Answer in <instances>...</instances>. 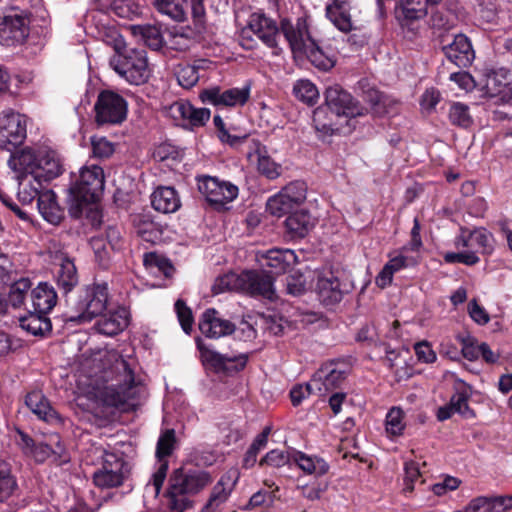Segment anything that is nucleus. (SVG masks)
Returning <instances> with one entry per match:
<instances>
[{"label":"nucleus","mask_w":512,"mask_h":512,"mask_svg":"<svg viewBox=\"0 0 512 512\" xmlns=\"http://www.w3.org/2000/svg\"><path fill=\"white\" fill-rule=\"evenodd\" d=\"M26 406L40 419L49 424H60L61 417L51 407L47 398L40 391H32L25 397Z\"/></svg>","instance_id":"nucleus-30"},{"label":"nucleus","mask_w":512,"mask_h":512,"mask_svg":"<svg viewBox=\"0 0 512 512\" xmlns=\"http://www.w3.org/2000/svg\"><path fill=\"white\" fill-rule=\"evenodd\" d=\"M253 35L267 47L276 48L278 45L279 29L277 24L264 14L253 13L250 15L247 26L240 33V44L243 48H253Z\"/></svg>","instance_id":"nucleus-10"},{"label":"nucleus","mask_w":512,"mask_h":512,"mask_svg":"<svg viewBox=\"0 0 512 512\" xmlns=\"http://www.w3.org/2000/svg\"><path fill=\"white\" fill-rule=\"evenodd\" d=\"M287 231L292 237H304L314 226V220L307 211H297L285 220Z\"/></svg>","instance_id":"nucleus-41"},{"label":"nucleus","mask_w":512,"mask_h":512,"mask_svg":"<svg viewBox=\"0 0 512 512\" xmlns=\"http://www.w3.org/2000/svg\"><path fill=\"white\" fill-rule=\"evenodd\" d=\"M66 204L69 215L96 225V164H86L71 175Z\"/></svg>","instance_id":"nucleus-2"},{"label":"nucleus","mask_w":512,"mask_h":512,"mask_svg":"<svg viewBox=\"0 0 512 512\" xmlns=\"http://www.w3.org/2000/svg\"><path fill=\"white\" fill-rule=\"evenodd\" d=\"M78 283L75 264L69 258H63L57 272V284L64 293L70 292Z\"/></svg>","instance_id":"nucleus-45"},{"label":"nucleus","mask_w":512,"mask_h":512,"mask_svg":"<svg viewBox=\"0 0 512 512\" xmlns=\"http://www.w3.org/2000/svg\"><path fill=\"white\" fill-rule=\"evenodd\" d=\"M346 371L338 368L327 366L321 368L313 375V380H319L317 385V393L324 396L328 392L340 387L346 378Z\"/></svg>","instance_id":"nucleus-36"},{"label":"nucleus","mask_w":512,"mask_h":512,"mask_svg":"<svg viewBox=\"0 0 512 512\" xmlns=\"http://www.w3.org/2000/svg\"><path fill=\"white\" fill-rule=\"evenodd\" d=\"M197 347L203 364L209 365L217 371H239L247 364L248 357L246 354H220L201 341L197 342Z\"/></svg>","instance_id":"nucleus-18"},{"label":"nucleus","mask_w":512,"mask_h":512,"mask_svg":"<svg viewBox=\"0 0 512 512\" xmlns=\"http://www.w3.org/2000/svg\"><path fill=\"white\" fill-rule=\"evenodd\" d=\"M293 94L295 97L309 105H315L319 99V91L316 85L308 79H300L293 85Z\"/></svg>","instance_id":"nucleus-46"},{"label":"nucleus","mask_w":512,"mask_h":512,"mask_svg":"<svg viewBox=\"0 0 512 512\" xmlns=\"http://www.w3.org/2000/svg\"><path fill=\"white\" fill-rule=\"evenodd\" d=\"M128 116V102L113 90H102L98 94V125H120Z\"/></svg>","instance_id":"nucleus-12"},{"label":"nucleus","mask_w":512,"mask_h":512,"mask_svg":"<svg viewBox=\"0 0 512 512\" xmlns=\"http://www.w3.org/2000/svg\"><path fill=\"white\" fill-rule=\"evenodd\" d=\"M316 290L320 301L325 305L336 304L342 299L339 279L330 271L318 275Z\"/></svg>","instance_id":"nucleus-29"},{"label":"nucleus","mask_w":512,"mask_h":512,"mask_svg":"<svg viewBox=\"0 0 512 512\" xmlns=\"http://www.w3.org/2000/svg\"><path fill=\"white\" fill-rule=\"evenodd\" d=\"M175 442L174 429H166L160 434L156 446L158 466L156 471L152 474L150 481L145 486L146 494L152 495L153 497L159 495L168 471V461L166 458L172 454Z\"/></svg>","instance_id":"nucleus-11"},{"label":"nucleus","mask_w":512,"mask_h":512,"mask_svg":"<svg viewBox=\"0 0 512 512\" xmlns=\"http://www.w3.org/2000/svg\"><path fill=\"white\" fill-rule=\"evenodd\" d=\"M295 252L290 249H271L261 255L259 261L263 268H269L271 274L285 273L286 270L296 263Z\"/></svg>","instance_id":"nucleus-27"},{"label":"nucleus","mask_w":512,"mask_h":512,"mask_svg":"<svg viewBox=\"0 0 512 512\" xmlns=\"http://www.w3.org/2000/svg\"><path fill=\"white\" fill-rule=\"evenodd\" d=\"M186 0H155L157 10L176 21L186 18Z\"/></svg>","instance_id":"nucleus-48"},{"label":"nucleus","mask_w":512,"mask_h":512,"mask_svg":"<svg viewBox=\"0 0 512 512\" xmlns=\"http://www.w3.org/2000/svg\"><path fill=\"white\" fill-rule=\"evenodd\" d=\"M492 233L483 227L470 230L462 227L455 237L454 246L458 252H447L443 259L447 264L474 266L480 262L478 254L490 256L495 249Z\"/></svg>","instance_id":"nucleus-3"},{"label":"nucleus","mask_w":512,"mask_h":512,"mask_svg":"<svg viewBox=\"0 0 512 512\" xmlns=\"http://www.w3.org/2000/svg\"><path fill=\"white\" fill-rule=\"evenodd\" d=\"M462 347L461 352L465 359L469 361H475L480 358L481 343L471 335L458 336Z\"/></svg>","instance_id":"nucleus-58"},{"label":"nucleus","mask_w":512,"mask_h":512,"mask_svg":"<svg viewBox=\"0 0 512 512\" xmlns=\"http://www.w3.org/2000/svg\"><path fill=\"white\" fill-rule=\"evenodd\" d=\"M143 263L146 268H158L165 276H169L173 269L172 265L166 259L153 252L144 254Z\"/></svg>","instance_id":"nucleus-64"},{"label":"nucleus","mask_w":512,"mask_h":512,"mask_svg":"<svg viewBox=\"0 0 512 512\" xmlns=\"http://www.w3.org/2000/svg\"><path fill=\"white\" fill-rule=\"evenodd\" d=\"M199 329L206 337L217 339L232 334L235 331V325L222 318L214 308H209L201 316Z\"/></svg>","instance_id":"nucleus-23"},{"label":"nucleus","mask_w":512,"mask_h":512,"mask_svg":"<svg viewBox=\"0 0 512 512\" xmlns=\"http://www.w3.org/2000/svg\"><path fill=\"white\" fill-rule=\"evenodd\" d=\"M169 115L185 127L195 128L204 126L210 119L208 108H196L189 101L178 100L168 108Z\"/></svg>","instance_id":"nucleus-19"},{"label":"nucleus","mask_w":512,"mask_h":512,"mask_svg":"<svg viewBox=\"0 0 512 512\" xmlns=\"http://www.w3.org/2000/svg\"><path fill=\"white\" fill-rule=\"evenodd\" d=\"M136 234L145 242L156 243L161 238L159 225L147 215H137L133 219Z\"/></svg>","instance_id":"nucleus-43"},{"label":"nucleus","mask_w":512,"mask_h":512,"mask_svg":"<svg viewBox=\"0 0 512 512\" xmlns=\"http://www.w3.org/2000/svg\"><path fill=\"white\" fill-rule=\"evenodd\" d=\"M325 104L337 117L355 118L367 112V109L340 85H333L326 89Z\"/></svg>","instance_id":"nucleus-13"},{"label":"nucleus","mask_w":512,"mask_h":512,"mask_svg":"<svg viewBox=\"0 0 512 512\" xmlns=\"http://www.w3.org/2000/svg\"><path fill=\"white\" fill-rule=\"evenodd\" d=\"M47 315L27 308V314L19 317L20 327L32 335L44 336L52 329L51 320Z\"/></svg>","instance_id":"nucleus-37"},{"label":"nucleus","mask_w":512,"mask_h":512,"mask_svg":"<svg viewBox=\"0 0 512 512\" xmlns=\"http://www.w3.org/2000/svg\"><path fill=\"white\" fill-rule=\"evenodd\" d=\"M280 191L285 195V199H287V201H289L295 208L306 200L307 185L304 181L295 180L288 183Z\"/></svg>","instance_id":"nucleus-49"},{"label":"nucleus","mask_w":512,"mask_h":512,"mask_svg":"<svg viewBox=\"0 0 512 512\" xmlns=\"http://www.w3.org/2000/svg\"><path fill=\"white\" fill-rule=\"evenodd\" d=\"M98 40H101L105 45L110 46L114 50V54H119L125 51L126 42L119 31V28L114 24H102L98 26Z\"/></svg>","instance_id":"nucleus-44"},{"label":"nucleus","mask_w":512,"mask_h":512,"mask_svg":"<svg viewBox=\"0 0 512 512\" xmlns=\"http://www.w3.org/2000/svg\"><path fill=\"white\" fill-rule=\"evenodd\" d=\"M199 98L203 103L216 107L244 106L250 98V87L244 86L222 90L219 86H214L202 90Z\"/></svg>","instance_id":"nucleus-16"},{"label":"nucleus","mask_w":512,"mask_h":512,"mask_svg":"<svg viewBox=\"0 0 512 512\" xmlns=\"http://www.w3.org/2000/svg\"><path fill=\"white\" fill-rule=\"evenodd\" d=\"M128 465L122 456L105 451L98 469V486L119 487L128 477Z\"/></svg>","instance_id":"nucleus-17"},{"label":"nucleus","mask_w":512,"mask_h":512,"mask_svg":"<svg viewBox=\"0 0 512 512\" xmlns=\"http://www.w3.org/2000/svg\"><path fill=\"white\" fill-rule=\"evenodd\" d=\"M446 58L459 68L469 67L475 59V52L467 36L458 34L443 47Z\"/></svg>","instance_id":"nucleus-22"},{"label":"nucleus","mask_w":512,"mask_h":512,"mask_svg":"<svg viewBox=\"0 0 512 512\" xmlns=\"http://www.w3.org/2000/svg\"><path fill=\"white\" fill-rule=\"evenodd\" d=\"M102 362V378L107 380L108 370L115 376L112 378L114 383L98 388V409L101 413H106L105 421L114 418L117 411L128 412L136 409L140 404L142 387L135 381L134 372L129 362L124 359L117 351H106L100 358ZM100 412L98 411V422H100ZM100 426V423H98Z\"/></svg>","instance_id":"nucleus-1"},{"label":"nucleus","mask_w":512,"mask_h":512,"mask_svg":"<svg viewBox=\"0 0 512 512\" xmlns=\"http://www.w3.org/2000/svg\"><path fill=\"white\" fill-rule=\"evenodd\" d=\"M319 380L313 378L305 384H297L290 390V399L293 406H299L304 399L317 392Z\"/></svg>","instance_id":"nucleus-55"},{"label":"nucleus","mask_w":512,"mask_h":512,"mask_svg":"<svg viewBox=\"0 0 512 512\" xmlns=\"http://www.w3.org/2000/svg\"><path fill=\"white\" fill-rule=\"evenodd\" d=\"M292 462V452L288 453L280 449L269 451L259 462L260 466L268 465L275 468L283 467Z\"/></svg>","instance_id":"nucleus-57"},{"label":"nucleus","mask_w":512,"mask_h":512,"mask_svg":"<svg viewBox=\"0 0 512 512\" xmlns=\"http://www.w3.org/2000/svg\"><path fill=\"white\" fill-rule=\"evenodd\" d=\"M406 424L404 422V412L399 407H392L385 418V432L391 439L402 436Z\"/></svg>","instance_id":"nucleus-47"},{"label":"nucleus","mask_w":512,"mask_h":512,"mask_svg":"<svg viewBox=\"0 0 512 512\" xmlns=\"http://www.w3.org/2000/svg\"><path fill=\"white\" fill-rule=\"evenodd\" d=\"M98 303H102L98 312V334L112 337L123 332L129 325V311L112 299L107 283L98 284Z\"/></svg>","instance_id":"nucleus-8"},{"label":"nucleus","mask_w":512,"mask_h":512,"mask_svg":"<svg viewBox=\"0 0 512 512\" xmlns=\"http://www.w3.org/2000/svg\"><path fill=\"white\" fill-rule=\"evenodd\" d=\"M292 462L306 475L321 477L328 473L329 464L317 455H308L299 450L292 451Z\"/></svg>","instance_id":"nucleus-31"},{"label":"nucleus","mask_w":512,"mask_h":512,"mask_svg":"<svg viewBox=\"0 0 512 512\" xmlns=\"http://www.w3.org/2000/svg\"><path fill=\"white\" fill-rule=\"evenodd\" d=\"M302 54H305L316 68L323 71L330 70L335 64L334 60L325 55L315 41L312 43V46L305 49Z\"/></svg>","instance_id":"nucleus-51"},{"label":"nucleus","mask_w":512,"mask_h":512,"mask_svg":"<svg viewBox=\"0 0 512 512\" xmlns=\"http://www.w3.org/2000/svg\"><path fill=\"white\" fill-rule=\"evenodd\" d=\"M175 311L183 331L189 334L194 323L191 309L187 307L184 301L179 299L175 303Z\"/></svg>","instance_id":"nucleus-61"},{"label":"nucleus","mask_w":512,"mask_h":512,"mask_svg":"<svg viewBox=\"0 0 512 512\" xmlns=\"http://www.w3.org/2000/svg\"><path fill=\"white\" fill-rule=\"evenodd\" d=\"M238 480L237 470H230L221 476L214 486L210 498L200 512H213L224 503Z\"/></svg>","instance_id":"nucleus-28"},{"label":"nucleus","mask_w":512,"mask_h":512,"mask_svg":"<svg viewBox=\"0 0 512 512\" xmlns=\"http://www.w3.org/2000/svg\"><path fill=\"white\" fill-rule=\"evenodd\" d=\"M57 294L48 283H39L31 291V309L38 313L48 314L56 305Z\"/></svg>","instance_id":"nucleus-35"},{"label":"nucleus","mask_w":512,"mask_h":512,"mask_svg":"<svg viewBox=\"0 0 512 512\" xmlns=\"http://www.w3.org/2000/svg\"><path fill=\"white\" fill-rule=\"evenodd\" d=\"M211 482L212 478L208 472L195 470L184 473L182 470H176L170 478L168 490L171 508L182 512L190 505L185 496L198 493Z\"/></svg>","instance_id":"nucleus-6"},{"label":"nucleus","mask_w":512,"mask_h":512,"mask_svg":"<svg viewBox=\"0 0 512 512\" xmlns=\"http://www.w3.org/2000/svg\"><path fill=\"white\" fill-rule=\"evenodd\" d=\"M429 4L428 0H399L396 9L397 18L402 23L422 19L428 13L427 6Z\"/></svg>","instance_id":"nucleus-39"},{"label":"nucleus","mask_w":512,"mask_h":512,"mask_svg":"<svg viewBox=\"0 0 512 512\" xmlns=\"http://www.w3.org/2000/svg\"><path fill=\"white\" fill-rule=\"evenodd\" d=\"M214 289L217 293L229 291H238L247 295L261 296L268 300L275 298L273 278L265 272L246 270L237 273H228L216 280Z\"/></svg>","instance_id":"nucleus-5"},{"label":"nucleus","mask_w":512,"mask_h":512,"mask_svg":"<svg viewBox=\"0 0 512 512\" xmlns=\"http://www.w3.org/2000/svg\"><path fill=\"white\" fill-rule=\"evenodd\" d=\"M407 247H402L399 250V253L395 256H390L389 261L386 265L392 270V272L396 273L402 269L416 266L419 262L418 257L407 255Z\"/></svg>","instance_id":"nucleus-54"},{"label":"nucleus","mask_w":512,"mask_h":512,"mask_svg":"<svg viewBox=\"0 0 512 512\" xmlns=\"http://www.w3.org/2000/svg\"><path fill=\"white\" fill-rule=\"evenodd\" d=\"M17 484L6 463L0 462V502L9 497Z\"/></svg>","instance_id":"nucleus-59"},{"label":"nucleus","mask_w":512,"mask_h":512,"mask_svg":"<svg viewBox=\"0 0 512 512\" xmlns=\"http://www.w3.org/2000/svg\"><path fill=\"white\" fill-rule=\"evenodd\" d=\"M275 491L259 490L255 492L247 504L248 509L258 507L270 508L275 501Z\"/></svg>","instance_id":"nucleus-62"},{"label":"nucleus","mask_w":512,"mask_h":512,"mask_svg":"<svg viewBox=\"0 0 512 512\" xmlns=\"http://www.w3.org/2000/svg\"><path fill=\"white\" fill-rule=\"evenodd\" d=\"M108 65L132 85L144 84L150 77L147 53L143 49L132 48L113 54L108 59Z\"/></svg>","instance_id":"nucleus-7"},{"label":"nucleus","mask_w":512,"mask_h":512,"mask_svg":"<svg viewBox=\"0 0 512 512\" xmlns=\"http://www.w3.org/2000/svg\"><path fill=\"white\" fill-rule=\"evenodd\" d=\"M421 478L419 464L415 461H408L404 465V492H412L415 483Z\"/></svg>","instance_id":"nucleus-60"},{"label":"nucleus","mask_w":512,"mask_h":512,"mask_svg":"<svg viewBox=\"0 0 512 512\" xmlns=\"http://www.w3.org/2000/svg\"><path fill=\"white\" fill-rule=\"evenodd\" d=\"M449 120L453 125L469 127L472 124V117L468 106L460 102L453 103L449 109Z\"/></svg>","instance_id":"nucleus-53"},{"label":"nucleus","mask_w":512,"mask_h":512,"mask_svg":"<svg viewBox=\"0 0 512 512\" xmlns=\"http://www.w3.org/2000/svg\"><path fill=\"white\" fill-rule=\"evenodd\" d=\"M469 509L483 512H505L512 509V496H480L469 502Z\"/></svg>","instance_id":"nucleus-40"},{"label":"nucleus","mask_w":512,"mask_h":512,"mask_svg":"<svg viewBox=\"0 0 512 512\" xmlns=\"http://www.w3.org/2000/svg\"><path fill=\"white\" fill-rule=\"evenodd\" d=\"M246 157L250 164L256 165L258 172L269 180H274L281 175L282 167L267 154L265 146L260 141L252 139L248 143Z\"/></svg>","instance_id":"nucleus-21"},{"label":"nucleus","mask_w":512,"mask_h":512,"mask_svg":"<svg viewBox=\"0 0 512 512\" xmlns=\"http://www.w3.org/2000/svg\"><path fill=\"white\" fill-rule=\"evenodd\" d=\"M325 10L327 18L339 31L349 33L355 29L351 19L350 5L347 1L332 0L326 5Z\"/></svg>","instance_id":"nucleus-32"},{"label":"nucleus","mask_w":512,"mask_h":512,"mask_svg":"<svg viewBox=\"0 0 512 512\" xmlns=\"http://www.w3.org/2000/svg\"><path fill=\"white\" fill-rule=\"evenodd\" d=\"M8 163L11 169L28 170L45 183L57 178L63 172L58 154L45 148H24L11 155Z\"/></svg>","instance_id":"nucleus-4"},{"label":"nucleus","mask_w":512,"mask_h":512,"mask_svg":"<svg viewBox=\"0 0 512 512\" xmlns=\"http://www.w3.org/2000/svg\"><path fill=\"white\" fill-rule=\"evenodd\" d=\"M111 10L120 18L133 20L142 14V7L133 0H114Z\"/></svg>","instance_id":"nucleus-52"},{"label":"nucleus","mask_w":512,"mask_h":512,"mask_svg":"<svg viewBox=\"0 0 512 512\" xmlns=\"http://www.w3.org/2000/svg\"><path fill=\"white\" fill-rule=\"evenodd\" d=\"M281 31L295 54H302L315 41L310 35L306 19L302 17L297 18L295 23L283 19Z\"/></svg>","instance_id":"nucleus-20"},{"label":"nucleus","mask_w":512,"mask_h":512,"mask_svg":"<svg viewBox=\"0 0 512 512\" xmlns=\"http://www.w3.org/2000/svg\"><path fill=\"white\" fill-rule=\"evenodd\" d=\"M26 138V127L20 114L11 109L2 112L0 117V149L13 151Z\"/></svg>","instance_id":"nucleus-15"},{"label":"nucleus","mask_w":512,"mask_h":512,"mask_svg":"<svg viewBox=\"0 0 512 512\" xmlns=\"http://www.w3.org/2000/svg\"><path fill=\"white\" fill-rule=\"evenodd\" d=\"M151 204L156 211L168 214L176 212L181 206V201L173 187L163 186L152 193Z\"/></svg>","instance_id":"nucleus-34"},{"label":"nucleus","mask_w":512,"mask_h":512,"mask_svg":"<svg viewBox=\"0 0 512 512\" xmlns=\"http://www.w3.org/2000/svg\"><path fill=\"white\" fill-rule=\"evenodd\" d=\"M267 211L276 217H282L289 213L294 206L285 199V195L279 191L277 194L271 196L266 204Z\"/></svg>","instance_id":"nucleus-56"},{"label":"nucleus","mask_w":512,"mask_h":512,"mask_svg":"<svg viewBox=\"0 0 512 512\" xmlns=\"http://www.w3.org/2000/svg\"><path fill=\"white\" fill-rule=\"evenodd\" d=\"M122 236L118 227L108 225L98 235V267L108 268L112 255L122 247Z\"/></svg>","instance_id":"nucleus-25"},{"label":"nucleus","mask_w":512,"mask_h":512,"mask_svg":"<svg viewBox=\"0 0 512 512\" xmlns=\"http://www.w3.org/2000/svg\"><path fill=\"white\" fill-rule=\"evenodd\" d=\"M15 172V178L18 182V198L23 204H30L34 199L44 191L42 190L45 183L35 174L28 170L12 169Z\"/></svg>","instance_id":"nucleus-26"},{"label":"nucleus","mask_w":512,"mask_h":512,"mask_svg":"<svg viewBox=\"0 0 512 512\" xmlns=\"http://www.w3.org/2000/svg\"><path fill=\"white\" fill-rule=\"evenodd\" d=\"M28 34L26 19L20 15L5 16L0 24V44L2 45L14 46L22 44Z\"/></svg>","instance_id":"nucleus-24"},{"label":"nucleus","mask_w":512,"mask_h":512,"mask_svg":"<svg viewBox=\"0 0 512 512\" xmlns=\"http://www.w3.org/2000/svg\"><path fill=\"white\" fill-rule=\"evenodd\" d=\"M210 64L211 62L207 59H198L192 64H179L175 69L178 84L185 89L194 87L200 79V70L208 69Z\"/></svg>","instance_id":"nucleus-33"},{"label":"nucleus","mask_w":512,"mask_h":512,"mask_svg":"<svg viewBox=\"0 0 512 512\" xmlns=\"http://www.w3.org/2000/svg\"><path fill=\"white\" fill-rule=\"evenodd\" d=\"M450 404L455 413L462 415L465 418L475 417L474 411L468 405V396L466 393L458 392L450 399Z\"/></svg>","instance_id":"nucleus-63"},{"label":"nucleus","mask_w":512,"mask_h":512,"mask_svg":"<svg viewBox=\"0 0 512 512\" xmlns=\"http://www.w3.org/2000/svg\"><path fill=\"white\" fill-rule=\"evenodd\" d=\"M198 190L212 205L223 207L238 195V187L217 177L201 176L198 178Z\"/></svg>","instance_id":"nucleus-14"},{"label":"nucleus","mask_w":512,"mask_h":512,"mask_svg":"<svg viewBox=\"0 0 512 512\" xmlns=\"http://www.w3.org/2000/svg\"><path fill=\"white\" fill-rule=\"evenodd\" d=\"M75 403L83 412L96 416V370L93 359L81 361L77 370Z\"/></svg>","instance_id":"nucleus-9"},{"label":"nucleus","mask_w":512,"mask_h":512,"mask_svg":"<svg viewBox=\"0 0 512 512\" xmlns=\"http://www.w3.org/2000/svg\"><path fill=\"white\" fill-rule=\"evenodd\" d=\"M31 288V282L27 278H21L14 282L9 289L7 303L13 308H19L24 304L26 295Z\"/></svg>","instance_id":"nucleus-50"},{"label":"nucleus","mask_w":512,"mask_h":512,"mask_svg":"<svg viewBox=\"0 0 512 512\" xmlns=\"http://www.w3.org/2000/svg\"><path fill=\"white\" fill-rule=\"evenodd\" d=\"M131 33L152 50H159L164 44L160 28L155 25H131Z\"/></svg>","instance_id":"nucleus-42"},{"label":"nucleus","mask_w":512,"mask_h":512,"mask_svg":"<svg viewBox=\"0 0 512 512\" xmlns=\"http://www.w3.org/2000/svg\"><path fill=\"white\" fill-rule=\"evenodd\" d=\"M37 206L43 218L51 223L58 224L62 219V210L56 201L52 190H44L37 198Z\"/></svg>","instance_id":"nucleus-38"}]
</instances>
